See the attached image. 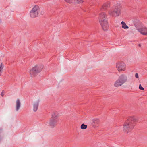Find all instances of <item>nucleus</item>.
Returning a JSON list of instances; mask_svg holds the SVG:
<instances>
[{
	"mask_svg": "<svg viewBox=\"0 0 147 147\" xmlns=\"http://www.w3.org/2000/svg\"><path fill=\"white\" fill-rule=\"evenodd\" d=\"M136 121L137 119L134 117H129L123 125V129L124 132L126 133L131 132L134 128Z\"/></svg>",
	"mask_w": 147,
	"mask_h": 147,
	"instance_id": "obj_1",
	"label": "nucleus"
},
{
	"mask_svg": "<svg viewBox=\"0 0 147 147\" xmlns=\"http://www.w3.org/2000/svg\"><path fill=\"white\" fill-rule=\"evenodd\" d=\"M99 19L100 24L103 30L105 31L107 30L109 26L108 24L107 16L105 13L102 12L99 14Z\"/></svg>",
	"mask_w": 147,
	"mask_h": 147,
	"instance_id": "obj_2",
	"label": "nucleus"
},
{
	"mask_svg": "<svg viewBox=\"0 0 147 147\" xmlns=\"http://www.w3.org/2000/svg\"><path fill=\"white\" fill-rule=\"evenodd\" d=\"M121 6L120 4H117L109 11V14L113 16H119L121 13Z\"/></svg>",
	"mask_w": 147,
	"mask_h": 147,
	"instance_id": "obj_3",
	"label": "nucleus"
},
{
	"mask_svg": "<svg viewBox=\"0 0 147 147\" xmlns=\"http://www.w3.org/2000/svg\"><path fill=\"white\" fill-rule=\"evenodd\" d=\"M43 67L42 65H36L30 71V73L32 77H35L42 70Z\"/></svg>",
	"mask_w": 147,
	"mask_h": 147,
	"instance_id": "obj_4",
	"label": "nucleus"
},
{
	"mask_svg": "<svg viewBox=\"0 0 147 147\" xmlns=\"http://www.w3.org/2000/svg\"><path fill=\"white\" fill-rule=\"evenodd\" d=\"M127 80V76L124 74H122L119 76L118 79L115 82L114 86L118 87L122 85L126 82Z\"/></svg>",
	"mask_w": 147,
	"mask_h": 147,
	"instance_id": "obj_5",
	"label": "nucleus"
},
{
	"mask_svg": "<svg viewBox=\"0 0 147 147\" xmlns=\"http://www.w3.org/2000/svg\"><path fill=\"white\" fill-rule=\"evenodd\" d=\"M58 114L57 113H54L52 115V117L49 122V125L52 128H53L56 125L58 121Z\"/></svg>",
	"mask_w": 147,
	"mask_h": 147,
	"instance_id": "obj_6",
	"label": "nucleus"
},
{
	"mask_svg": "<svg viewBox=\"0 0 147 147\" xmlns=\"http://www.w3.org/2000/svg\"><path fill=\"white\" fill-rule=\"evenodd\" d=\"M40 12V8L38 6L35 5L32 8L30 13V15L32 18H34L38 16Z\"/></svg>",
	"mask_w": 147,
	"mask_h": 147,
	"instance_id": "obj_7",
	"label": "nucleus"
},
{
	"mask_svg": "<svg viewBox=\"0 0 147 147\" xmlns=\"http://www.w3.org/2000/svg\"><path fill=\"white\" fill-rule=\"evenodd\" d=\"M116 67L119 71H124L125 70V65L123 62H118L116 64Z\"/></svg>",
	"mask_w": 147,
	"mask_h": 147,
	"instance_id": "obj_8",
	"label": "nucleus"
},
{
	"mask_svg": "<svg viewBox=\"0 0 147 147\" xmlns=\"http://www.w3.org/2000/svg\"><path fill=\"white\" fill-rule=\"evenodd\" d=\"M110 3L109 2L105 3L102 6L100 9V11H103L105 10L110 7Z\"/></svg>",
	"mask_w": 147,
	"mask_h": 147,
	"instance_id": "obj_9",
	"label": "nucleus"
},
{
	"mask_svg": "<svg viewBox=\"0 0 147 147\" xmlns=\"http://www.w3.org/2000/svg\"><path fill=\"white\" fill-rule=\"evenodd\" d=\"M138 31L143 35H147V28L142 27L138 29Z\"/></svg>",
	"mask_w": 147,
	"mask_h": 147,
	"instance_id": "obj_10",
	"label": "nucleus"
},
{
	"mask_svg": "<svg viewBox=\"0 0 147 147\" xmlns=\"http://www.w3.org/2000/svg\"><path fill=\"white\" fill-rule=\"evenodd\" d=\"M21 103L19 99H18L16 101V111H18L20 109L21 107Z\"/></svg>",
	"mask_w": 147,
	"mask_h": 147,
	"instance_id": "obj_11",
	"label": "nucleus"
},
{
	"mask_svg": "<svg viewBox=\"0 0 147 147\" xmlns=\"http://www.w3.org/2000/svg\"><path fill=\"white\" fill-rule=\"evenodd\" d=\"M39 102L40 100H38L34 103L33 104V111H34L36 112L37 110Z\"/></svg>",
	"mask_w": 147,
	"mask_h": 147,
	"instance_id": "obj_12",
	"label": "nucleus"
},
{
	"mask_svg": "<svg viewBox=\"0 0 147 147\" xmlns=\"http://www.w3.org/2000/svg\"><path fill=\"white\" fill-rule=\"evenodd\" d=\"M121 24L122 25V27L124 29H128L129 27L126 25V24L123 21H122L121 22Z\"/></svg>",
	"mask_w": 147,
	"mask_h": 147,
	"instance_id": "obj_13",
	"label": "nucleus"
},
{
	"mask_svg": "<svg viewBox=\"0 0 147 147\" xmlns=\"http://www.w3.org/2000/svg\"><path fill=\"white\" fill-rule=\"evenodd\" d=\"M4 67V65L3 63H1L0 65V76H1V74L2 73V70Z\"/></svg>",
	"mask_w": 147,
	"mask_h": 147,
	"instance_id": "obj_14",
	"label": "nucleus"
},
{
	"mask_svg": "<svg viewBox=\"0 0 147 147\" xmlns=\"http://www.w3.org/2000/svg\"><path fill=\"white\" fill-rule=\"evenodd\" d=\"M87 127V125L83 123L82 124L81 126V128L82 129H85Z\"/></svg>",
	"mask_w": 147,
	"mask_h": 147,
	"instance_id": "obj_15",
	"label": "nucleus"
},
{
	"mask_svg": "<svg viewBox=\"0 0 147 147\" xmlns=\"http://www.w3.org/2000/svg\"><path fill=\"white\" fill-rule=\"evenodd\" d=\"M139 88L141 90H144V89L143 88V87L142 86L141 84L139 85Z\"/></svg>",
	"mask_w": 147,
	"mask_h": 147,
	"instance_id": "obj_16",
	"label": "nucleus"
},
{
	"mask_svg": "<svg viewBox=\"0 0 147 147\" xmlns=\"http://www.w3.org/2000/svg\"><path fill=\"white\" fill-rule=\"evenodd\" d=\"M65 1L67 3H70L72 2V0H65Z\"/></svg>",
	"mask_w": 147,
	"mask_h": 147,
	"instance_id": "obj_17",
	"label": "nucleus"
},
{
	"mask_svg": "<svg viewBox=\"0 0 147 147\" xmlns=\"http://www.w3.org/2000/svg\"><path fill=\"white\" fill-rule=\"evenodd\" d=\"M135 77H136V78H139V76H138V73H136L135 74Z\"/></svg>",
	"mask_w": 147,
	"mask_h": 147,
	"instance_id": "obj_18",
	"label": "nucleus"
},
{
	"mask_svg": "<svg viewBox=\"0 0 147 147\" xmlns=\"http://www.w3.org/2000/svg\"><path fill=\"white\" fill-rule=\"evenodd\" d=\"M98 121V120L97 119H94V120H93V122H94V123H96V122L97 121Z\"/></svg>",
	"mask_w": 147,
	"mask_h": 147,
	"instance_id": "obj_19",
	"label": "nucleus"
},
{
	"mask_svg": "<svg viewBox=\"0 0 147 147\" xmlns=\"http://www.w3.org/2000/svg\"><path fill=\"white\" fill-rule=\"evenodd\" d=\"M4 90L1 93V95L2 96H4Z\"/></svg>",
	"mask_w": 147,
	"mask_h": 147,
	"instance_id": "obj_20",
	"label": "nucleus"
},
{
	"mask_svg": "<svg viewBox=\"0 0 147 147\" xmlns=\"http://www.w3.org/2000/svg\"><path fill=\"white\" fill-rule=\"evenodd\" d=\"M138 45H139V46L140 47H141V45L140 44H139Z\"/></svg>",
	"mask_w": 147,
	"mask_h": 147,
	"instance_id": "obj_21",
	"label": "nucleus"
}]
</instances>
